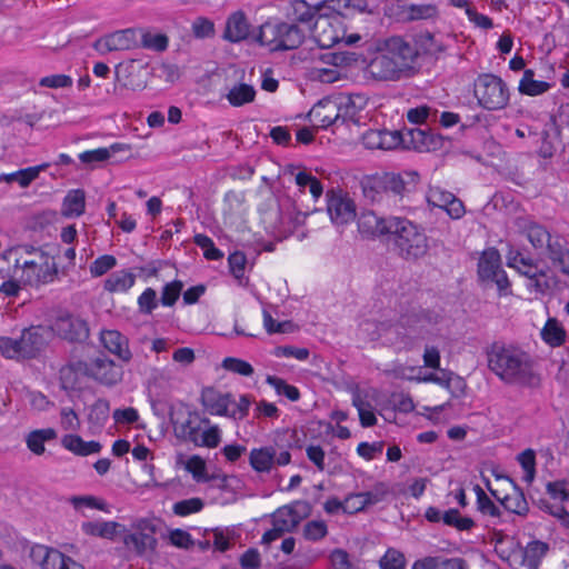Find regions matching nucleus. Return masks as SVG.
<instances>
[{
	"label": "nucleus",
	"mask_w": 569,
	"mask_h": 569,
	"mask_svg": "<svg viewBox=\"0 0 569 569\" xmlns=\"http://www.w3.org/2000/svg\"><path fill=\"white\" fill-rule=\"evenodd\" d=\"M279 32L280 22L272 23L270 21H267L260 26L259 32L256 36V40L260 44L269 47L271 51H278Z\"/></svg>",
	"instance_id": "nucleus-42"
},
{
	"label": "nucleus",
	"mask_w": 569,
	"mask_h": 569,
	"mask_svg": "<svg viewBox=\"0 0 569 569\" xmlns=\"http://www.w3.org/2000/svg\"><path fill=\"white\" fill-rule=\"evenodd\" d=\"M86 371L89 378L106 386L117 385L123 375L122 368L103 353L87 362Z\"/></svg>",
	"instance_id": "nucleus-16"
},
{
	"label": "nucleus",
	"mask_w": 569,
	"mask_h": 569,
	"mask_svg": "<svg viewBox=\"0 0 569 569\" xmlns=\"http://www.w3.org/2000/svg\"><path fill=\"white\" fill-rule=\"evenodd\" d=\"M51 329L61 338L69 341H84L89 337L87 322L73 315L63 313L57 317Z\"/></svg>",
	"instance_id": "nucleus-18"
},
{
	"label": "nucleus",
	"mask_w": 569,
	"mask_h": 569,
	"mask_svg": "<svg viewBox=\"0 0 569 569\" xmlns=\"http://www.w3.org/2000/svg\"><path fill=\"white\" fill-rule=\"evenodd\" d=\"M500 488H492L487 482L490 495L499 501L506 511L526 517L529 512V505L522 489L508 476H497Z\"/></svg>",
	"instance_id": "nucleus-12"
},
{
	"label": "nucleus",
	"mask_w": 569,
	"mask_h": 569,
	"mask_svg": "<svg viewBox=\"0 0 569 569\" xmlns=\"http://www.w3.org/2000/svg\"><path fill=\"white\" fill-rule=\"evenodd\" d=\"M129 147L122 143H113L109 148H98L80 153L79 159L83 163L102 162L108 160L113 153L128 150Z\"/></svg>",
	"instance_id": "nucleus-43"
},
{
	"label": "nucleus",
	"mask_w": 569,
	"mask_h": 569,
	"mask_svg": "<svg viewBox=\"0 0 569 569\" xmlns=\"http://www.w3.org/2000/svg\"><path fill=\"white\" fill-rule=\"evenodd\" d=\"M182 288L183 283L180 280H174L172 282L167 283L161 292V303L167 307L173 306L178 300Z\"/></svg>",
	"instance_id": "nucleus-57"
},
{
	"label": "nucleus",
	"mask_w": 569,
	"mask_h": 569,
	"mask_svg": "<svg viewBox=\"0 0 569 569\" xmlns=\"http://www.w3.org/2000/svg\"><path fill=\"white\" fill-rule=\"evenodd\" d=\"M292 12L291 17L295 21L311 27L315 29L321 23H327V18L322 17L319 12L321 7H311L305 0H295L291 4Z\"/></svg>",
	"instance_id": "nucleus-26"
},
{
	"label": "nucleus",
	"mask_w": 569,
	"mask_h": 569,
	"mask_svg": "<svg viewBox=\"0 0 569 569\" xmlns=\"http://www.w3.org/2000/svg\"><path fill=\"white\" fill-rule=\"evenodd\" d=\"M400 147L405 149H412L418 152H428L435 150L439 144L438 138L420 128L400 131Z\"/></svg>",
	"instance_id": "nucleus-21"
},
{
	"label": "nucleus",
	"mask_w": 569,
	"mask_h": 569,
	"mask_svg": "<svg viewBox=\"0 0 569 569\" xmlns=\"http://www.w3.org/2000/svg\"><path fill=\"white\" fill-rule=\"evenodd\" d=\"M177 438L191 442L197 447L216 448L220 442V430L217 426L202 430V425L208 426L209 419L201 418L198 412L187 411V417L179 421L171 417Z\"/></svg>",
	"instance_id": "nucleus-6"
},
{
	"label": "nucleus",
	"mask_w": 569,
	"mask_h": 569,
	"mask_svg": "<svg viewBox=\"0 0 569 569\" xmlns=\"http://www.w3.org/2000/svg\"><path fill=\"white\" fill-rule=\"evenodd\" d=\"M222 367L231 372L238 373L240 376L249 377L253 373V367L238 358L228 357L222 361Z\"/></svg>",
	"instance_id": "nucleus-58"
},
{
	"label": "nucleus",
	"mask_w": 569,
	"mask_h": 569,
	"mask_svg": "<svg viewBox=\"0 0 569 569\" xmlns=\"http://www.w3.org/2000/svg\"><path fill=\"white\" fill-rule=\"evenodd\" d=\"M488 368L503 383L520 388H538L541 379L532 357L512 345L492 343L487 350Z\"/></svg>",
	"instance_id": "nucleus-1"
},
{
	"label": "nucleus",
	"mask_w": 569,
	"mask_h": 569,
	"mask_svg": "<svg viewBox=\"0 0 569 569\" xmlns=\"http://www.w3.org/2000/svg\"><path fill=\"white\" fill-rule=\"evenodd\" d=\"M358 59L359 54L351 51L329 52L321 54V60L331 64L332 67H348L356 63Z\"/></svg>",
	"instance_id": "nucleus-52"
},
{
	"label": "nucleus",
	"mask_w": 569,
	"mask_h": 569,
	"mask_svg": "<svg viewBox=\"0 0 569 569\" xmlns=\"http://www.w3.org/2000/svg\"><path fill=\"white\" fill-rule=\"evenodd\" d=\"M140 36V47L149 50H153L157 52H162L167 50L169 39L163 33H151L144 29H139Z\"/></svg>",
	"instance_id": "nucleus-47"
},
{
	"label": "nucleus",
	"mask_w": 569,
	"mask_h": 569,
	"mask_svg": "<svg viewBox=\"0 0 569 569\" xmlns=\"http://www.w3.org/2000/svg\"><path fill=\"white\" fill-rule=\"evenodd\" d=\"M331 2V8L345 18H350L357 13H373L369 8L368 0H332Z\"/></svg>",
	"instance_id": "nucleus-37"
},
{
	"label": "nucleus",
	"mask_w": 569,
	"mask_h": 569,
	"mask_svg": "<svg viewBox=\"0 0 569 569\" xmlns=\"http://www.w3.org/2000/svg\"><path fill=\"white\" fill-rule=\"evenodd\" d=\"M477 274L485 287H497L500 297L511 295V282L501 266V257L497 249L489 248L482 252L478 261Z\"/></svg>",
	"instance_id": "nucleus-9"
},
{
	"label": "nucleus",
	"mask_w": 569,
	"mask_h": 569,
	"mask_svg": "<svg viewBox=\"0 0 569 569\" xmlns=\"http://www.w3.org/2000/svg\"><path fill=\"white\" fill-rule=\"evenodd\" d=\"M169 541L172 546L189 549L196 545L191 535L182 529H173L169 533Z\"/></svg>",
	"instance_id": "nucleus-64"
},
{
	"label": "nucleus",
	"mask_w": 569,
	"mask_h": 569,
	"mask_svg": "<svg viewBox=\"0 0 569 569\" xmlns=\"http://www.w3.org/2000/svg\"><path fill=\"white\" fill-rule=\"evenodd\" d=\"M328 530L325 521L321 520H312L309 521L303 529V535L306 539L317 541L326 537Z\"/></svg>",
	"instance_id": "nucleus-62"
},
{
	"label": "nucleus",
	"mask_w": 569,
	"mask_h": 569,
	"mask_svg": "<svg viewBox=\"0 0 569 569\" xmlns=\"http://www.w3.org/2000/svg\"><path fill=\"white\" fill-rule=\"evenodd\" d=\"M201 403L210 415L228 416L231 395L221 393L214 388H204L201 392Z\"/></svg>",
	"instance_id": "nucleus-23"
},
{
	"label": "nucleus",
	"mask_w": 569,
	"mask_h": 569,
	"mask_svg": "<svg viewBox=\"0 0 569 569\" xmlns=\"http://www.w3.org/2000/svg\"><path fill=\"white\" fill-rule=\"evenodd\" d=\"M327 210L337 226L347 224L356 218V204L341 189L327 192Z\"/></svg>",
	"instance_id": "nucleus-15"
},
{
	"label": "nucleus",
	"mask_w": 569,
	"mask_h": 569,
	"mask_svg": "<svg viewBox=\"0 0 569 569\" xmlns=\"http://www.w3.org/2000/svg\"><path fill=\"white\" fill-rule=\"evenodd\" d=\"M136 281V276L127 270L111 273L104 281V289L110 292H126Z\"/></svg>",
	"instance_id": "nucleus-39"
},
{
	"label": "nucleus",
	"mask_w": 569,
	"mask_h": 569,
	"mask_svg": "<svg viewBox=\"0 0 569 569\" xmlns=\"http://www.w3.org/2000/svg\"><path fill=\"white\" fill-rule=\"evenodd\" d=\"M305 39L301 29L288 22H280V32L278 38V50H293L297 49Z\"/></svg>",
	"instance_id": "nucleus-31"
},
{
	"label": "nucleus",
	"mask_w": 569,
	"mask_h": 569,
	"mask_svg": "<svg viewBox=\"0 0 569 569\" xmlns=\"http://www.w3.org/2000/svg\"><path fill=\"white\" fill-rule=\"evenodd\" d=\"M86 192L82 189L70 190L63 198L61 214L66 218H76L84 213Z\"/></svg>",
	"instance_id": "nucleus-32"
},
{
	"label": "nucleus",
	"mask_w": 569,
	"mask_h": 569,
	"mask_svg": "<svg viewBox=\"0 0 569 569\" xmlns=\"http://www.w3.org/2000/svg\"><path fill=\"white\" fill-rule=\"evenodd\" d=\"M523 231L529 242L537 250H546L548 252L549 244L558 242V239H552L550 232L547 230L546 227L537 222H528L527 224H525Z\"/></svg>",
	"instance_id": "nucleus-28"
},
{
	"label": "nucleus",
	"mask_w": 569,
	"mask_h": 569,
	"mask_svg": "<svg viewBox=\"0 0 569 569\" xmlns=\"http://www.w3.org/2000/svg\"><path fill=\"white\" fill-rule=\"evenodd\" d=\"M528 137L533 139L536 144H539L538 153L542 158H551L556 151L550 130L542 129L540 132L528 129Z\"/></svg>",
	"instance_id": "nucleus-45"
},
{
	"label": "nucleus",
	"mask_w": 569,
	"mask_h": 569,
	"mask_svg": "<svg viewBox=\"0 0 569 569\" xmlns=\"http://www.w3.org/2000/svg\"><path fill=\"white\" fill-rule=\"evenodd\" d=\"M121 527L122 523L116 521H87L81 529L86 535L112 540L120 535Z\"/></svg>",
	"instance_id": "nucleus-34"
},
{
	"label": "nucleus",
	"mask_w": 569,
	"mask_h": 569,
	"mask_svg": "<svg viewBox=\"0 0 569 569\" xmlns=\"http://www.w3.org/2000/svg\"><path fill=\"white\" fill-rule=\"evenodd\" d=\"M542 340L550 347H560L566 340V330L556 318H549L541 329Z\"/></svg>",
	"instance_id": "nucleus-38"
},
{
	"label": "nucleus",
	"mask_w": 569,
	"mask_h": 569,
	"mask_svg": "<svg viewBox=\"0 0 569 569\" xmlns=\"http://www.w3.org/2000/svg\"><path fill=\"white\" fill-rule=\"evenodd\" d=\"M442 522L459 531H469L476 523L470 517H463L458 509L451 508L443 512Z\"/></svg>",
	"instance_id": "nucleus-48"
},
{
	"label": "nucleus",
	"mask_w": 569,
	"mask_h": 569,
	"mask_svg": "<svg viewBox=\"0 0 569 569\" xmlns=\"http://www.w3.org/2000/svg\"><path fill=\"white\" fill-rule=\"evenodd\" d=\"M549 259L555 267L559 268L561 272L569 274V250L557 243L549 244V251L547 252Z\"/></svg>",
	"instance_id": "nucleus-49"
},
{
	"label": "nucleus",
	"mask_w": 569,
	"mask_h": 569,
	"mask_svg": "<svg viewBox=\"0 0 569 569\" xmlns=\"http://www.w3.org/2000/svg\"><path fill=\"white\" fill-rule=\"evenodd\" d=\"M418 56L415 44L401 37H390L370 59L367 72L377 81H399L416 72Z\"/></svg>",
	"instance_id": "nucleus-2"
},
{
	"label": "nucleus",
	"mask_w": 569,
	"mask_h": 569,
	"mask_svg": "<svg viewBox=\"0 0 569 569\" xmlns=\"http://www.w3.org/2000/svg\"><path fill=\"white\" fill-rule=\"evenodd\" d=\"M310 512V505L296 501L292 505L278 508L272 513V526H278L284 532L292 531Z\"/></svg>",
	"instance_id": "nucleus-19"
},
{
	"label": "nucleus",
	"mask_w": 569,
	"mask_h": 569,
	"mask_svg": "<svg viewBox=\"0 0 569 569\" xmlns=\"http://www.w3.org/2000/svg\"><path fill=\"white\" fill-rule=\"evenodd\" d=\"M117 264V260L113 256L104 254L97 258L90 266V273L93 277H100L107 273Z\"/></svg>",
	"instance_id": "nucleus-60"
},
{
	"label": "nucleus",
	"mask_w": 569,
	"mask_h": 569,
	"mask_svg": "<svg viewBox=\"0 0 569 569\" xmlns=\"http://www.w3.org/2000/svg\"><path fill=\"white\" fill-rule=\"evenodd\" d=\"M425 321H431L429 312L411 310L402 313L397 321L365 320L360 323V330L370 341H381L385 346L402 350L412 348V332Z\"/></svg>",
	"instance_id": "nucleus-3"
},
{
	"label": "nucleus",
	"mask_w": 569,
	"mask_h": 569,
	"mask_svg": "<svg viewBox=\"0 0 569 569\" xmlns=\"http://www.w3.org/2000/svg\"><path fill=\"white\" fill-rule=\"evenodd\" d=\"M557 286L555 277L548 274L546 271L540 269L535 277L528 280L527 288L536 293L546 295L549 293Z\"/></svg>",
	"instance_id": "nucleus-46"
},
{
	"label": "nucleus",
	"mask_w": 569,
	"mask_h": 569,
	"mask_svg": "<svg viewBox=\"0 0 569 569\" xmlns=\"http://www.w3.org/2000/svg\"><path fill=\"white\" fill-rule=\"evenodd\" d=\"M390 492L389 486L385 482H377L371 490L351 495L352 498L359 500V506H347L348 510L361 511L367 506L376 505L382 501Z\"/></svg>",
	"instance_id": "nucleus-29"
},
{
	"label": "nucleus",
	"mask_w": 569,
	"mask_h": 569,
	"mask_svg": "<svg viewBox=\"0 0 569 569\" xmlns=\"http://www.w3.org/2000/svg\"><path fill=\"white\" fill-rule=\"evenodd\" d=\"M30 558L41 569H66L72 558L54 548L36 545L30 550Z\"/></svg>",
	"instance_id": "nucleus-20"
},
{
	"label": "nucleus",
	"mask_w": 569,
	"mask_h": 569,
	"mask_svg": "<svg viewBox=\"0 0 569 569\" xmlns=\"http://www.w3.org/2000/svg\"><path fill=\"white\" fill-rule=\"evenodd\" d=\"M101 342L111 353L116 355L123 362H129L132 359V353L129 349V341L118 330H104L101 332Z\"/></svg>",
	"instance_id": "nucleus-25"
},
{
	"label": "nucleus",
	"mask_w": 569,
	"mask_h": 569,
	"mask_svg": "<svg viewBox=\"0 0 569 569\" xmlns=\"http://www.w3.org/2000/svg\"><path fill=\"white\" fill-rule=\"evenodd\" d=\"M397 217H380L373 211L362 212L358 219V230L367 238H389Z\"/></svg>",
	"instance_id": "nucleus-17"
},
{
	"label": "nucleus",
	"mask_w": 569,
	"mask_h": 569,
	"mask_svg": "<svg viewBox=\"0 0 569 569\" xmlns=\"http://www.w3.org/2000/svg\"><path fill=\"white\" fill-rule=\"evenodd\" d=\"M47 330L42 327L24 329L19 339L0 337V353L7 359H33L47 346Z\"/></svg>",
	"instance_id": "nucleus-7"
},
{
	"label": "nucleus",
	"mask_w": 569,
	"mask_h": 569,
	"mask_svg": "<svg viewBox=\"0 0 569 569\" xmlns=\"http://www.w3.org/2000/svg\"><path fill=\"white\" fill-rule=\"evenodd\" d=\"M250 27L244 12L236 11L227 19L223 38L233 43L243 41L250 34Z\"/></svg>",
	"instance_id": "nucleus-24"
},
{
	"label": "nucleus",
	"mask_w": 569,
	"mask_h": 569,
	"mask_svg": "<svg viewBox=\"0 0 569 569\" xmlns=\"http://www.w3.org/2000/svg\"><path fill=\"white\" fill-rule=\"evenodd\" d=\"M473 93L479 106L490 111L503 109L510 98L505 81L492 73L478 76L475 80Z\"/></svg>",
	"instance_id": "nucleus-10"
},
{
	"label": "nucleus",
	"mask_w": 569,
	"mask_h": 569,
	"mask_svg": "<svg viewBox=\"0 0 569 569\" xmlns=\"http://www.w3.org/2000/svg\"><path fill=\"white\" fill-rule=\"evenodd\" d=\"M204 507V501L199 497L177 501L172 506V512L179 517H187L200 512Z\"/></svg>",
	"instance_id": "nucleus-50"
},
{
	"label": "nucleus",
	"mask_w": 569,
	"mask_h": 569,
	"mask_svg": "<svg viewBox=\"0 0 569 569\" xmlns=\"http://www.w3.org/2000/svg\"><path fill=\"white\" fill-rule=\"evenodd\" d=\"M332 111H336V117L342 123L349 120L355 121L357 116L356 103L351 98H345L338 104H332Z\"/></svg>",
	"instance_id": "nucleus-55"
},
{
	"label": "nucleus",
	"mask_w": 569,
	"mask_h": 569,
	"mask_svg": "<svg viewBox=\"0 0 569 569\" xmlns=\"http://www.w3.org/2000/svg\"><path fill=\"white\" fill-rule=\"evenodd\" d=\"M388 240H392L398 256L407 261L422 258L429 249L428 237L423 230L402 217H397Z\"/></svg>",
	"instance_id": "nucleus-5"
},
{
	"label": "nucleus",
	"mask_w": 569,
	"mask_h": 569,
	"mask_svg": "<svg viewBox=\"0 0 569 569\" xmlns=\"http://www.w3.org/2000/svg\"><path fill=\"white\" fill-rule=\"evenodd\" d=\"M291 461V453L280 449L277 443L253 448L249 455V463L257 472H270L273 466H287Z\"/></svg>",
	"instance_id": "nucleus-14"
},
{
	"label": "nucleus",
	"mask_w": 569,
	"mask_h": 569,
	"mask_svg": "<svg viewBox=\"0 0 569 569\" xmlns=\"http://www.w3.org/2000/svg\"><path fill=\"white\" fill-rule=\"evenodd\" d=\"M57 438V431L53 428L37 429L31 431L27 438V447L34 455L44 452V442Z\"/></svg>",
	"instance_id": "nucleus-40"
},
{
	"label": "nucleus",
	"mask_w": 569,
	"mask_h": 569,
	"mask_svg": "<svg viewBox=\"0 0 569 569\" xmlns=\"http://www.w3.org/2000/svg\"><path fill=\"white\" fill-rule=\"evenodd\" d=\"M438 14L435 4H410L408 7V16L411 20L431 19Z\"/></svg>",
	"instance_id": "nucleus-59"
},
{
	"label": "nucleus",
	"mask_w": 569,
	"mask_h": 569,
	"mask_svg": "<svg viewBox=\"0 0 569 569\" xmlns=\"http://www.w3.org/2000/svg\"><path fill=\"white\" fill-rule=\"evenodd\" d=\"M87 361L74 360L63 366L59 371L61 387L64 390H76L80 387L81 378L88 377Z\"/></svg>",
	"instance_id": "nucleus-27"
},
{
	"label": "nucleus",
	"mask_w": 569,
	"mask_h": 569,
	"mask_svg": "<svg viewBox=\"0 0 569 569\" xmlns=\"http://www.w3.org/2000/svg\"><path fill=\"white\" fill-rule=\"evenodd\" d=\"M254 88L247 83L233 86L226 96L229 103L233 107H241L246 103H250L254 100Z\"/></svg>",
	"instance_id": "nucleus-41"
},
{
	"label": "nucleus",
	"mask_w": 569,
	"mask_h": 569,
	"mask_svg": "<svg viewBox=\"0 0 569 569\" xmlns=\"http://www.w3.org/2000/svg\"><path fill=\"white\" fill-rule=\"evenodd\" d=\"M362 143L367 149L392 150L401 144L400 131L370 129L362 134Z\"/></svg>",
	"instance_id": "nucleus-22"
},
{
	"label": "nucleus",
	"mask_w": 569,
	"mask_h": 569,
	"mask_svg": "<svg viewBox=\"0 0 569 569\" xmlns=\"http://www.w3.org/2000/svg\"><path fill=\"white\" fill-rule=\"evenodd\" d=\"M380 569H405L406 558L402 552L389 548L379 560Z\"/></svg>",
	"instance_id": "nucleus-54"
},
{
	"label": "nucleus",
	"mask_w": 569,
	"mask_h": 569,
	"mask_svg": "<svg viewBox=\"0 0 569 569\" xmlns=\"http://www.w3.org/2000/svg\"><path fill=\"white\" fill-rule=\"evenodd\" d=\"M59 274L58 264L54 257L49 253H37L34 260L23 261V271L19 276V282L31 288L56 281Z\"/></svg>",
	"instance_id": "nucleus-11"
},
{
	"label": "nucleus",
	"mask_w": 569,
	"mask_h": 569,
	"mask_svg": "<svg viewBox=\"0 0 569 569\" xmlns=\"http://www.w3.org/2000/svg\"><path fill=\"white\" fill-rule=\"evenodd\" d=\"M92 47L102 56L113 51H127L140 48L139 29L127 28L108 33L97 39Z\"/></svg>",
	"instance_id": "nucleus-13"
},
{
	"label": "nucleus",
	"mask_w": 569,
	"mask_h": 569,
	"mask_svg": "<svg viewBox=\"0 0 569 569\" xmlns=\"http://www.w3.org/2000/svg\"><path fill=\"white\" fill-rule=\"evenodd\" d=\"M535 72L526 69L519 83V91L528 96H538L549 90L550 84L546 81L535 80Z\"/></svg>",
	"instance_id": "nucleus-44"
},
{
	"label": "nucleus",
	"mask_w": 569,
	"mask_h": 569,
	"mask_svg": "<svg viewBox=\"0 0 569 569\" xmlns=\"http://www.w3.org/2000/svg\"><path fill=\"white\" fill-rule=\"evenodd\" d=\"M48 167L49 163H42L39 166L20 169L11 173H2L0 174V181L8 183L17 182L21 188H27L39 177L40 172L44 171Z\"/></svg>",
	"instance_id": "nucleus-33"
},
{
	"label": "nucleus",
	"mask_w": 569,
	"mask_h": 569,
	"mask_svg": "<svg viewBox=\"0 0 569 569\" xmlns=\"http://www.w3.org/2000/svg\"><path fill=\"white\" fill-rule=\"evenodd\" d=\"M61 445L69 451L73 452L77 456H89L92 453H99L101 451L102 446L100 442L91 440V441H84L80 436L78 435H66L62 440Z\"/></svg>",
	"instance_id": "nucleus-30"
},
{
	"label": "nucleus",
	"mask_w": 569,
	"mask_h": 569,
	"mask_svg": "<svg viewBox=\"0 0 569 569\" xmlns=\"http://www.w3.org/2000/svg\"><path fill=\"white\" fill-rule=\"evenodd\" d=\"M186 469L190 472L193 479L198 482L203 481H218L219 487H224L227 483V476H207L206 473V461L200 456H192L186 463Z\"/></svg>",
	"instance_id": "nucleus-35"
},
{
	"label": "nucleus",
	"mask_w": 569,
	"mask_h": 569,
	"mask_svg": "<svg viewBox=\"0 0 569 569\" xmlns=\"http://www.w3.org/2000/svg\"><path fill=\"white\" fill-rule=\"evenodd\" d=\"M192 32L197 38H209L214 34V24L204 17H198L192 22Z\"/></svg>",
	"instance_id": "nucleus-63"
},
{
	"label": "nucleus",
	"mask_w": 569,
	"mask_h": 569,
	"mask_svg": "<svg viewBox=\"0 0 569 569\" xmlns=\"http://www.w3.org/2000/svg\"><path fill=\"white\" fill-rule=\"evenodd\" d=\"M476 493L477 507L482 515H487L492 518L501 517L500 508L497 505H495V502L486 495V492L479 486H476Z\"/></svg>",
	"instance_id": "nucleus-53"
},
{
	"label": "nucleus",
	"mask_w": 569,
	"mask_h": 569,
	"mask_svg": "<svg viewBox=\"0 0 569 569\" xmlns=\"http://www.w3.org/2000/svg\"><path fill=\"white\" fill-rule=\"evenodd\" d=\"M549 551V545L540 540L530 541L523 550L522 563L528 569H539L541 560Z\"/></svg>",
	"instance_id": "nucleus-36"
},
{
	"label": "nucleus",
	"mask_w": 569,
	"mask_h": 569,
	"mask_svg": "<svg viewBox=\"0 0 569 569\" xmlns=\"http://www.w3.org/2000/svg\"><path fill=\"white\" fill-rule=\"evenodd\" d=\"M360 186L368 201L387 207L397 206L409 192L403 178L393 172L366 176L361 179Z\"/></svg>",
	"instance_id": "nucleus-4"
},
{
	"label": "nucleus",
	"mask_w": 569,
	"mask_h": 569,
	"mask_svg": "<svg viewBox=\"0 0 569 569\" xmlns=\"http://www.w3.org/2000/svg\"><path fill=\"white\" fill-rule=\"evenodd\" d=\"M156 531L157 526L147 518L134 520L130 528L122 525L120 536L126 551L134 557L153 553L158 547Z\"/></svg>",
	"instance_id": "nucleus-8"
},
{
	"label": "nucleus",
	"mask_w": 569,
	"mask_h": 569,
	"mask_svg": "<svg viewBox=\"0 0 569 569\" xmlns=\"http://www.w3.org/2000/svg\"><path fill=\"white\" fill-rule=\"evenodd\" d=\"M193 241L203 250V254L208 260H219L223 257V253L218 248H216L210 237L198 233L194 236Z\"/></svg>",
	"instance_id": "nucleus-56"
},
{
	"label": "nucleus",
	"mask_w": 569,
	"mask_h": 569,
	"mask_svg": "<svg viewBox=\"0 0 569 569\" xmlns=\"http://www.w3.org/2000/svg\"><path fill=\"white\" fill-rule=\"evenodd\" d=\"M73 81L70 76L67 74H51L43 77L39 80V86L51 89L70 88Z\"/></svg>",
	"instance_id": "nucleus-61"
},
{
	"label": "nucleus",
	"mask_w": 569,
	"mask_h": 569,
	"mask_svg": "<svg viewBox=\"0 0 569 569\" xmlns=\"http://www.w3.org/2000/svg\"><path fill=\"white\" fill-rule=\"evenodd\" d=\"M266 381L268 385L274 388L278 395L284 396L290 401L299 400L300 392L298 388L292 385H288L283 379L276 376H268Z\"/></svg>",
	"instance_id": "nucleus-51"
}]
</instances>
